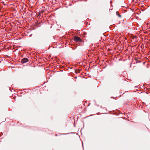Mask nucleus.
Segmentation results:
<instances>
[{"label": "nucleus", "mask_w": 150, "mask_h": 150, "mask_svg": "<svg viewBox=\"0 0 150 150\" xmlns=\"http://www.w3.org/2000/svg\"><path fill=\"white\" fill-rule=\"evenodd\" d=\"M74 40L76 42H80L81 41V39L79 37L75 36L74 37Z\"/></svg>", "instance_id": "nucleus-1"}, {"label": "nucleus", "mask_w": 150, "mask_h": 150, "mask_svg": "<svg viewBox=\"0 0 150 150\" xmlns=\"http://www.w3.org/2000/svg\"><path fill=\"white\" fill-rule=\"evenodd\" d=\"M28 61V59L27 58H24L22 59L21 61V62L23 63H24Z\"/></svg>", "instance_id": "nucleus-2"}]
</instances>
